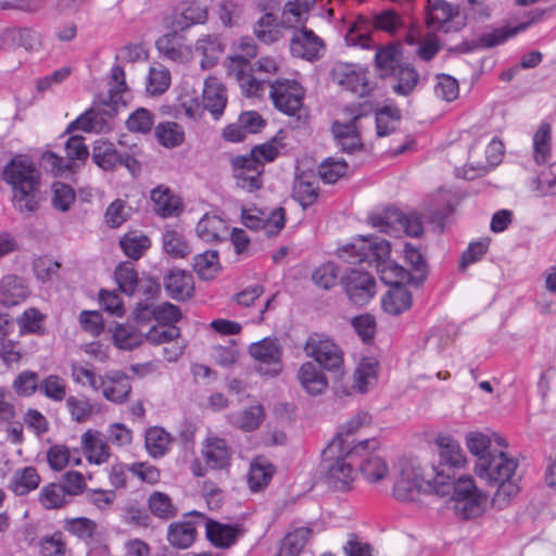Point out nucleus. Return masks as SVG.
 <instances>
[{
	"instance_id": "40",
	"label": "nucleus",
	"mask_w": 556,
	"mask_h": 556,
	"mask_svg": "<svg viewBox=\"0 0 556 556\" xmlns=\"http://www.w3.org/2000/svg\"><path fill=\"white\" fill-rule=\"evenodd\" d=\"M318 198V180L312 176L303 174L296 178L293 187V199L298 201L303 208L312 205Z\"/></svg>"
},
{
	"instance_id": "32",
	"label": "nucleus",
	"mask_w": 556,
	"mask_h": 556,
	"mask_svg": "<svg viewBox=\"0 0 556 556\" xmlns=\"http://www.w3.org/2000/svg\"><path fill=\"white\" fill-rule=\"evenodd\" d=\"M151 200L154 205V211L161 217H172L179 215L182 210L180 199L172 193L168 188L159 186L151 191Z\"/></svg>"
},
{
	"instance_id": "6",
	"label": "nucleus",
	"mask_w": 556,
	"mask_h": 556,
	"mask_svg": "<svg viewBox=\"0 0 556 556\" xmlns=\"http://www.w3.org/2000/svg\"><path fill=\"white\" fill-rule=\"evenodd\" d=\"M277 154L273 143H264L254 147L249 154L233 157L231 165L237 187L248 192L260 190L263 187L264 162L274 161Z\"/></svg>"
},
{
	"instance_id": "28",
	"label": "nucleus",
	"mask_w": 556,
	"mask_h": 556,
	"mask_svg": "<svg viewBox=\"0 0 556 556\" xmlns=\"http://www.w3.org/2000/svg\"><path fill=\"white\" fill-rule=\"evenodd\" d=\"M458 14V7L445 0H428L427 25L434 30L448 31L447 23Z\"/></svg>"
},
{
	"instance_id": "33",
	"label": "nucleus",
	"mask_w": 556,
	"mask_h": 556,
	"mask_svg": "<svg viewBox=\"0 0 556 556\" xmlns=\"http://www.w3.org/2000/svg\"><path fill=\"white\" fill-rule=\"evenodd\" d=\"M203 456L207 466L213 469H223L229 466L231 452L224 439L212 437L204 443Z\"/></svg>"
},
{
	"instance_id": "23",
	"label": "nucleus",
	"mask_w": 556,
	"mask_h": 556,
	"mask_svg": "<svg viewBox=\"0 0 556 556\" xmlns=\"http://www.w3.org/2000/svg\"><path fill=\"white\" fill-rule=\"evenodd\" d=\"M456 469H450L442 465H433L431 473H425L426 493L435 494L439 496H447L452 493Z\"/></svg>"
},
{
	"instance_id": "60",
	"label": "nucleus",
	"mask_w": 556,
	"mask_h": 556,
	"mask_svg": "<svg viewBox=\"0 0 556 556\" xmlns=\"http://www.w3.org/2000/svg\"><path fill=\"white\" fill-rule=\"evenodd\" d=\"M66 495L61 484L50 483L41 489L39 501L45 508L55 509L65 504Z\"/></svg>"
},
{
	"instance_id": "14",
	"label": "nucleus",
	"mask_w": 556,
	"mask_h": 556,
	"mask_svg": "<svg viewBox=\"0 0 556 556\" xmlns=\"http://www.w3.org/2000/svg\"><path fill=\"white\" fill-rule=\"evenodd\" d=\"M545 14L544 10H534L530 12L527 21L520 22L515 26H504L494 28L492 31L478 37L470 42V50L473 49H489L504 43L508 38L526 30L534 23L542 20Z\"/></svg>"
},
{
	"instance_id": "30",
	"label": "nucleus",
	"mask_w": 556,
	"mask_h": 556,
	"mask_svg": "<svg viewBox=\"0 0 556 556\" xmlns=\"http://www.w3.org/2000/svg\"><path fill=\"white\" fill-rule=\"evenodd\" d=\"M194 49L202 55L201 67L208 70L217 64L220 54L225 50V45L218 35L207 34L195 41Z\"/></svg>"
},
{
	"instance_id": "24",
	"label": "nucleus",
	"mask_w": 556,
	"mask_h": 556,
	"mask_svg": "<svg viewBox=\"0 0 556 556\" xmlns=\"http://www.w3.org/2000/svg\"><path fill=\"white\" fill-rule=\"evenodd\" d=\"M206 538L217 548H229L242 533L238 525H226L214 520L205 523Z\"/></svg>"
},
{
	"instance_id": "46",
	"label": "nucleus",
	"mask_w": 556,
	"mask_h": 556,
	"mask_svg": "<svg viewBox=\"0 0 556 556\" xmlns=\"http://www.w3.org/2000/svg\"><path fill=\"white\" fill-rule=\"evenodd\" d=\"M154 136L165 148H176L184 142L185 132L175 122H162L154 128Z\"/></svg>"
},
{
	"instance_id": "51",
	"label": "nucleus",
	"mask_w": 556,
	"mask_h": 556,
	"mask_svg": "<svg viewBox=\"0 0 556 556\" xmlns=\"http://www.w3.org/2000/svg\"><path fill=\"white\" fill-rule=\"evenodd\" d=\"M48 463L53 470H62L66 466H78L81 463L77 451L71 452L64 445H53L48 451Z\"/></svg>"
},
{
	"instance_id": "19",
	"label": "nucleus",
	"mask_w": 556,
	"mask_h": 556,
	"mask_svg": "<svg viewBox=\"0 0 556 556\" xmlns=\"http://www.w3.org/2000/svg\"><path fill=\"white\" fill-rule=\"evenodd\" d=\"M207 8L197 0L180 2L172 15V25L176 30H187L197 24H204L207 21Z\"/></svg>"
},
{
	"instance_id": "25",
	"label": "nucleus",
	"mask_w": 556,
	"mask_h": 556,
	"mask_svg": "<svg viewBox=\"0 0 556 556\" xmlns=\"http://www.w3.org/2000/svg\"><path fill=\"white\" fill-rule=\"evenodd\" d=\"M99 389L105 399L121 403L125 401L131 390L129 378L122 371H114L101 377Z\"/></svg>"
},
{
	"instance_id": "64",
	"label": "nucleus",
	"mask_w": 556,
	"mask_h": 556,
	"mask_svg": "<svg viewBox=\"0 0 556 556\" xmlns=\"http://www.w3.org/2000/svg\"><path fill=\"white\" fill-rule=\"evenodd\" d=\"M540 197L556 195V162L543 170L534 180Z\"/></svg>"
},
{
	"instance_id": "55",
	"label": "nucleus",
	"mask_w": 556,
	"mask_h": 556,
	"mask_svg": "<svg viewBox=\"0 0 556 556\" xmlns=\"http://www.w3.org/2000/svg\"><path fill=\"white\" fill-rule=\"evenodd\" d=\"M551 134L552 128L547 123L539 126L533 136L534 159L538 164H543L548 161L551 154Z\"/></svg>"
},
{
	"instance_id": "11",
	"label": "nucleus",
	"mask_w": 556,
	"mask_h": 556,
	"mask_svg": "<svg viewBox=\"0 0 556 556\" xmlns=\"http://www.w3.org/2000/svg\"><path fill=\"white\" fill-rule=\"evenodd\" d=\"M304 351L313 357L319 366L331 371L336 378L343 374V353L341 349L329 338L319 333H313L306 340Z\"/></svg>"
},
{
	"instance_id": "36",
	"label": "nucleus",
	"mask_w": 556,
	"mask_h": 556,
	"mask_svg": "<svg viewBox=\"0 0 556 556\" xmlns=\"http://www.w3.org/2000/svg\"><path fill=\"white\" fill-rule=\"evenodd\" d=\"M357 118L358 116H355L350 123L341 124L339 122H334L332 125L333 136L343 152L351 153L353 151L361 150L363 147L354 123Z\"/></svg>"
},
{
	"instance_id": "35",
	"label": "nucleus",
	"mask_w": 556,
	"mask_h": 556,
	"mask_svg": "<svg viewBox=\"0 0 556 556\" xmlns=\"http://www.w3.org/2000/svg\"><path fill=\"white\" fill-rule=\"evenodd\" d=\"M298 378L302 387L312 395L323 393L328 386L324 372L312 362H306L300 367Z\"/></svg>"
},
{
	"instance_id": "57",
	"label": "nucleus",
	"mask_w": 556,
	"mask_h": 556,
	"mask_svg": "<svg viewBox=\"0 0 556 556\" xmlns=\"http://www.w3.org/2000/svg\"><path fill=\"white\" fill-rule=\"evenodd\" d=\"M148 506L150 511L157 518L170 519L176 516V508L170 497L163 492L155 491L151 493Z\"/></svg>"
},
{
	"instance_id": "38",
	"label": "nucleus",
	"mask_w": 556,
	"mask_h": 556,
	"mask_svg": "<svg viewBox=\"0 0 556 556\" xmlns=\"http://www.w3.org/2000/svg\"><path fill=\"white\" fill-rule=\"evenodd\" d=\"M316 0H290L281 12V25L283 27H295L303 24L311 9L315 5Z\"/></svg>"
},
{
	"instance_id": "39",
	"label": "nucleus",
	"mask_w": 556,
	"mask_h": 556,
	"mask_svg": "<svg viewBox=\"0 0 556 556\" xmlns=\"http://www.w3.org/2000/svg\"><path fill=\"white\" fill-rule=\"evenodd\" d=\"M198 236L206 241H219L227 235V225L224 219L216 215L205 214L197 224Z\"/></svg>"
},
{
	"instance_id": "17",
	"label": "nucleus",
	"mask_w": 556,
	"mask_h": 556,
	"mask_svg": "<svg viewBox=\"0 0 556 556\" xmlns=\"http://www.w3.org/2000/svg\"><path fill=\"white\" fill-rule=\"evenodd\" d=\"M324 49V40L304 26L296 29L290 40L291 54L309 62L319 60Z\"/></svg>"
},
{
	"instance_id": "59",
	"label": "nucleus",
	"mask_w": 556,
	"mask_h": 556,
	"mask_svg": "<svg viewBox=\"0 0 556 556\" xmlns=\"http://www.w3.org/2000/svg\"><path fill=\"white\" fill-rule=\"evenodd\" d=\"M348 169L349 165L345 161L329 157L319 165L318 174L326 184H334L345 176Z\"/></svg>"
},
{
	"instance_id": "37",
	"label": "nucleus",
	"mask_w": 556,
	"mask_h": 556,
	"mask_svg": "<svg viewBox=\"0 0 556 556\" xmlns=\"http://www.w3.org/2000/svg\"><path fill=\"white\" fill-rule=\"evenodd\" d=\"M412 304V293L405 286L392 287L382 299L383 309L394 316L409 309Z\"/></svg>"
},
{
	"instance_id": "41",
	"label": "nucleus",
	"mask_w": 556,
	"mask_h": 556,
	"mask_svg": "<svg viewBox=\"0 0 556 556\" xmlns=\"http://www.w3.org/2000/svg\"><path fill=\"white\" fill-rule=\"evenodd\" d=\"M312 531L308 527H298L286 534L276 556H299L304 548Z\"/></svg>"
},
{
	"instance_id": "4",
	"label": "nucleus",
	"mask_w": 556,
	"mask_h": 556,
	"mask_svg": "<svg viewBox=\"0 0 556 556\" xmlns=\"http://www.w3.org/2000/svg\"><path fill=\"white\" fill-rule=\"evenodd\" d=\"M3 179L12 187L13 206L22 214L35 213L40 201V172L26 156L18 155L3 169Z\"/></svg>"
},
{
	"instance_id": "22",
	"label": "nucleus",
	"mask_w": 556,
	"mask_h": 556,
	"mask_svg": "<svg viewBox=\"0 0 556 556\" xmlns=\"http://www.w3.org/2000/svg\"><path fill=\"white\" fill-rule=\"evenodd\" d=\"M155 45L163 56L174 62L185 63L191 59V47L184 43V38L176 30L161 36Z\"/></svg>"
},
{
	"instance_id": "8",
	"label": "nucleus",
	"mask_w": 556,
	"mask_h": 556,
	"mask_svg": "<svg viewBox=\"0 0 556 556\" xmlns=\"http://www.w3.org/2000/svg\"><path fill=\"white\" fill-rule=\"evenodd\" d=\"M355 446L362 447L357 453V465L361 475L368 483L375 484L389 477L390 467L378 439H365L355 443Z\"/></svg>"
},
{
	"instance_id": "12",
	"label": "nucleus",
	"mask_w": 556,
	"mask_h": 556,
	"mask_svg": "<svg viewBox=\"0 0 556 556\" xmlns=\"http://www.w3.org/2000/svg\"><path fill=\"white\" fill-rule=\"evenodd\" d=\"M91 159L103 170H114L117 166H125L132 176L141 172L140 163L132 155L119 152L115 144L108 140L94 141Z\"/></svg>"
},
{
	"instance_id": "3",
	"label": "nucleus",
	"mask_w": 556,
	"mask_h": 556,
	"mask_svg": "<svg viewBox=\"0 0 556 556\" xmlns=\"http://www.w3.org/2000/svg\"><path fill=\"white\" fill-rule=\"evenodd\" d=\"M506 448H498L488 458L477 460L475 473L488 485L496 488L493 504L498 508L505 507L519 492L516 470L517 460L508 456Z\"/></svg>"
},
{
	"instance_id": "27",
	"label": "nucleus",
	"mask_w": 556,
	"mask_h": 556,
	"mask_svg": "<svg viewBox=\"0 0 556 556\" xmlns=\"http://www.w3.org/2000/svg\"><path fill=\"white\" fill-rule=\"evenodd\" d=\"M202 103L215 119L224 113L227 104L226 88L216 78L205 80Z\"/></svg>"
},
{
	"instance_id": "13",
	"label": "nucleus",
	"mask_w": 556,
	"mask_h": 556,
	"mask_svg": "<svg viewBox=\"0 0 556 556\" xmlns=\"http://www.w3.org/2000/svg\"><path fill=\"white\" fill-rule=\"evenodd\" d=\"M348 299L359 306L367 304L376 294V280L369 273L351 268L341 277Z\"/></svg>"
},
{
	"instance_id": "45",
	"label": "nucleus",
	"mask_w": 556,
	"mask_h": 556,
	"mask_svg": "<svg viewBox=\"0 0 556 556\" xmlns=\"http://www.w3.org/2000/svg\"><path fill=\"white\" fill-rule=\"evenodd\" d=\"M83 447L89 463L101 465L110 457L109 446L91 431L83 435Z\"/></svg>"
},
{
	"instance_id": "26",
	"label": "nucleus",
	"mask_w": 556,
	"mask_h": 556,
	"mask_svg": "<svg viewBox=\"0 0 556 556\" xmlns=\"http://www.w3.org/2000/svg\"><path fill=\"white\" fill-rule=\"evenodd\" d=\"M249 353L253 358L263 364L274 365L271 374H278L281 369V346L277 339L265 338L249 346Z\"/></svg>"
},
{
	"instance_id": "56",
	"label": "nucleus",
	"mask_w": 556,
	"mask_h": 556,
	"mask_svg": "<svg viewBox=\"0 0 556 556\" xmlns=\"http://www.w3.org/2000/svg\"><path fill=\"white\" fill-rule=\"evenodd\" d=\"M164 251L175 258H184L191 253V249L184 236L175 230H167L163 235Z\"/></svg>"
},
{
	"instance_id": "5",
	"label": "nucleus",
	"mask_w": 556,
	"mask_h": 556,
	"mask_svg": "<svg viewBox=\"0 0 556 556\" xmlns=\"http://www.w3.org/2000/svg\"><path fill=\"white\" fill-rule=\"evenodd\" d=\"M257 54V47L251 37H241L232 45V54L227 58L228 76L235 79L247 97H261L265 90V79H257L249 72L250 62Z\"/></svg>"
},
{
	"instance_id": "15",
	"label": "nucleus",
	"mask_w": 556,
	"mask_h": 556,
	"mask_svg": "<svg viewBox=\"0 0 556 556\" xmlns=\"http://www.w3.org/2000/svg\"><path fill=\"white\" fill-rule=\"evenodd\" d=\"M331 78L340 87L358 97H365L370 91L366 72L356 64L336 63L331 70Z\"/></svg>"
},
{
	"instance_id": "50",
	"label": "nucleus",
	"mask_w": 556,
	"mask_h": 556,
	"mask_svg": "<svg viewBox=\"0 0 556 556\" xmlns=\"http://www.w3.org/2000/svg\"><path fill=\"white\" fill-rule=\"evenodd\" d=\"M35 34L27 28H7L0 34V50L8 51L16 46L33 47Z\"/></svg>"
},
{
	"instance_id": "9",
	"label": "nucleus",
	"mask_w": 556,
	"mask_h": 556,
	"mask_svg": "<svg viewBox=\"0 0 556 556\" xmlns=\"http://www.w3.org/2000/svg\"><path fill=\"white\" fill-rule=\"evenodd\" d=\"M426 493L425 472L417 459H402L393 484V495L402 502H414Z\"/></svg>"
},
{
	"instance_id": "29",
	"label": "nucleus",
	"mask_w": 556,
	"mask_h": 556,
	"mask_svg": "<svg viewBox=\"0 0 556 556\" xmlns=\"http://www.w3.org/2000/svg\"><path fill=\"white\" fill-rule=\"evenodd\" d=\"M375 64L380 76L383 78L390 77L393 73H396L405 62L402 61V49L397 43H390L384 47H380L375 54Z\"/></svg>"
},
{
	"instance_id": "53",
	"label": "nucleus",
	"mask_w": 556,
	"mask_h": 556,
	"mask_svg": "<svg viewBox=\"0 0 556 556\" xmlns=\"http://www.w3.org/2000/svg\"><path fill=\"white\" fill-rule=\"evenodd\" d=\"M114 277L121 292L126 295H132L136 292L140 278L131 263L119 264L115 268Z\"/></svg>"
},
{
	"instance_id": "21",
	"label": "nucleus",
	"mask_w": 556,
	"mask_h": 556,
	"mask_svg": "<svg viewBox=\"0 0 556 556\" xmlns=\"http://www.w3.org/2000/svg\"><path fill=\"white\" fill-rule=\"evenodd\" d=\"M164 288L172 299L186 301L193 294V277L185 270L172 268L164 277Z\"/></svg>"
},
{
	"instance_id": "54",
	"label": "nucleus",
	"mask_w": 556,
	"mask_h": 556,
	"mask_svg": "<svg viewBox=\"0 0 556 556\" xmlns=\"http://www.w3.org/2000/svg\"><path fill=\"white\" fill-rule=\"evenodd\" d=\"M193 269L203 280L213 279L219 270L216 251H205L193 258Z\"/></svg>"
},
{
	"instance_id": "16",
	"label": "nucleus",
	"mask_w": 556,
	"mask_h": 556,
	"mask_svg": "<svg viewBox=\"0 0 556 556\" xmlns=\"http://www.w3.org/2000/svg\"><path fill=\"white\" fill-rule=\"evenodd\" d=\"M241 219L243 225L252 230L263 229L267 237L276 236L281 231L286 224V213L283 207H277L269 216L256 207L242 208Z\"/></svg>"
},
{
	"instance_id": "52",
	"label": "nucleus",
	"mask_w": 556,
	"mask_h": 556,
	"mask_svg": "<svg viewBox=\"0 0 556 556\" xmlns=\"http://www.w3.org/2000/svg\"><path fill=\"white\" fill-rule=\"evenodd\" d=\"M119 245L128 257L139 260L150 248L151 241L146 235L127 232L121 238Z\"/></svg>"
},
{
	"instance_id": "7",
	"label": "nucleus",
	"mask_w": 556,
	"mask_h": 556,
	"mask_svg": "<svg viewBox=\"0 0 556 556\" xmlns=\"http://www.w3.org/2000/svg\"><path fill=\"white\" fill-rule=\"evenodd\" d=\"M270 88V98L274 105L280 112L292 116L300 124H304L308 117L307 109L303 105L304 89L295 80L266 81Z\"/></svg>"
},
{
	"instance_id": "47",
	"label": "nucleus",
	"mask_w": 556,
	"mask_h": 556,
	"mask_svg": "<svg viewBox=\"0 0 556 556\" xmlns=\"http://www.w3.org/2000/svg\"><path fill=\"white\" fill-rule=\"evenodd\" d=\"M195 528L192 522H175L168 528L167 540L177 548H188L195 540Z\"/></svg>"
},
{
	"instance_id": "61",
	"label": "nucleus",
	"mask_w": 556,
	"mask_h": 556,
	"mask_svg": "<svg viewBox=\"0 0 556 556\" xmlns=\"http://www.w3.org/2000/svg\"><path fill=\"white\" fill-rule=\"evenodd\" d=\"M76 194L74 189L63 182H54L52 185V205L55 210L67 212L74 203Z\"/></svg>"
},
{
	"instance_id": "58",
	"label": "nucleus",
	"mask_w": 556,
	"mask_h": 556,
	"mask_svg": "<svg viewBox=\"0 0 556 556\" xmlns=\"http://www.w3.org/2000/svg\"><path fill=\"white\" fill-rule=\"evenodd\" d=\"M277 16L273 13L264 14L254 26V35L264 43H273L279 38Z\"/></svg>"
},
{
	"instance_id": "48",
	"label": "nucleus",
	"mask_w": 556,
	"mask_h": 556,
	"mask_svg": "<svg viewBox=\"0 0 556 556\" xmlns=\"http://www.w3.org/2000/svg\"><path fill=\"white\" fill-rule=\"evenodd\" d=\"M170 444V435L163 428L152 427L146 432V448L150 456H164Z\"/></svg>"
},
{
	"instance_id": "44",
	"label": "nucleus",
	"mask_w": 556,
	"mask_h": 556,
	"mask_svg": "<svg viewBox=\"0 0 556 556\" xmlns=\"http://www.w3.org/2000/svg\"><path fill=\"white\" fill-rule=\"evenodd\" d=\"M391 78L394 79L392 90L400 96H408L413 92L419 81V74L414 66L405 63Z\"/></svg>"
},
{
	"instance_id": "49",
	"label": "nucleus",
	"mask_w": 556,
	"mask_h": 556,
	"mask_svg": "<svg viewBox=\"0 0 556 556\" xmlns=\"http://www.w3.org/2000/svg\"><path fill=\"white\" fill-rule=\"evenodd\" d=\"M113 340L122 350H132L141 345L144 334L131 325H117L113 332Z\"/></svg>"
},
{
	"instance_id": "18",
	"label": "nucleus",
	"mask_w": 556,
	"mask_h": 556,
	"mask_svg": "<svg viewBox=\"0 0 556 556\" xmlns=\"http://www.w3.org/2000/svg\"><path fill=\"white\" fill-rule=\"evenodd\" d=\"M465 443L468 451L477 456L478 460L488 458L498 448H507L508 446L506 439L493 431H470L465 437Z\"/></svg>"
},
{
	"instance_id": "20",
	"label": "nucleus",
	"mask_w": 556,
	"mask_h": 556,
	"mask_svg": "<svg viewBox=\"0 0 556 556\" xmlns=\"http://www.w3.org/2000/svg\"><path fill=\"white\" fill-rule=\"evenodd\" d=\"M439 465L448 467L450 469H463L467 465V457L459 442L451 434L439 433L434 440Z\"/></svg>"
},
{
	"instance_id": "2",
	"label": "nucleus",
	"mask_w": 556,
	"mask_h": 556,
	"mask_svg": "<svg viewBox=\"0 0 556 556\" xmlns=\"http://www.w3.org/2000/svg\"><path fill=\"white\" fill-rule=\"evenodd\" d=\"M344 253H351L350 263H375L377 270L381 273V280L394 286H404L409 283L419 287L424 283L422 274H413L403 266L389 260L391 245L386 239L378 237L362 238L343 249Z\"/></svg>"
},
{
	"instance_id": "34",
	"label": "nucleus",
	"mask_w": 556,
	"mask_h": 556,
	"mask_svg": "<svg viewBox=\"0 0 556 556\" xmlns=\"http://www.w3.org/2000/svg\"><path fill=\"white\" fill-rule=\"evenodd\" d=\"M28 290L23 278L8 275L0 281V303L4 306L17 305L26 299Z\"/></svg>"
},
{
	"instance_id": "62",
	"label": "nucleus",
	"mask_w": 556,
	"mask_h": 556,
	"mask_svg": "<svg viewBox=\"0 0 556 556\" xmlns=\"http://www.w3.org/2000/svg\"><path fill=\"white\" fill-rule=\"evenodd\" d=\"M401 118L399 110L390 108L381 109L376 116L377 135L379 137L389 136L396 129Z\"/></svg>"
},
{
	"instance_id": "10",
	"label": "nucleus",
	"mask_w": 556,
	"mask_h": 556,
	"mask_svg": "<svg viewBox=\"0 0 556 556\" xmlns=\"http://www.w3.org/2000/svg\"><path fill=\"white\" fill-rule=\"evenodd\" d=\"M369 222L379 231L394 237H397L401 232L410 237H419L424 231L422 223L417 215H405L393 207L370 216Z\"/></svg>"
},
{
	"instance_id": "31",
	"label": "nucleus",
	"mask_w": 556,
	"mask_h": 556,
	"mask_svg": "<svg viewBox=\"0 0 556 556\" xmlns=\"http://www.w3.org/2000/svg\"><path fill=\"white\" fill-rule=\"evenodd\" d=\"M275 466L265 457H255L249 468L248 484L252 492L264 490L275 475Z\"/></svg>"
},
{
	"instance_id": "43",
	"label": "nucleus",
	"mask_w": 556,
	"mask_h": 556,
	"mask_svg": "<svg viewBox=\"0 0 556 556\" xmlns=\"http://www.w3.org/2000/svg\"><path fill=\"white\" fill-rule=\"evenodd\" d=\"M40 477L34 467L16 469L10 480V489L16 495H25L38 488Z\"/></svg>"
},
{
	"instance_id": "1",
	"label": "nucleus",
	"mask_w": 556,
	"mask_h": 556,
	"mask_svg": "<svg viewBox=\"0 0 556 556\" xmlns=\"http://www.w3.org/2000/svg\"><path fill=\"white\" fill-rule=\"evenodd\" d=\"M366 419H351L331 439L321 453V468L327 485L345 492L352 489L356 478L357 453L361 446L350 440L349 435L363 426Z\"/></svg>"
},
{
	"instance_id": "42",
	"label": "nucleus",
	"mask_w": 556,
	"mask_h": 556,
	"mask_svg": "<svg viewBox=\"0 0 556 556\" xmlns=\"http://www.w3.org/2000/svg\"><path fill=\"white\" fill-rule=\"evenodd\" d=\"M489 496L482 491L472 496L464 497L454 502V509L457 516L464 519L479 517L488 505Z\"/></svg>"
},
{
	"instance_id": "63",
	"label": "nucleus",
	"mask_w": 556,
	"mask_h": 556,
	"mask_svg": "<svg viewBox=\"0 0 556 556\" xmlns=\"http://www.w3.org/2000/svg\"><path fill=\"white\" fill-rule=\"evenodd\" d=\"M38 547L41 556H64L66 551L61 532H54L53 534L40 538Z\"/></svg>"
}]
</instances>
